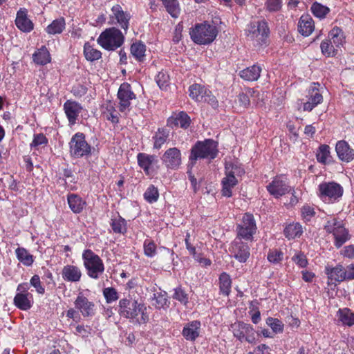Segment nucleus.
Returning a JSON list of instances; mask_svg holds the SVG:
<instances>
[{
  "mask_svg": "<svg viewBox=\"0 0 354 354\" xmlns=\"http://www.w3.org/2000/svg\"><path fill=\"white\" fill-rule=\"evenodd\" d=\"M118 311L121 317L129 319L134 324H145L149 319L147 307L145 304L136 299H121L119 301Z\"/></svg>",
  "mask_w": 354,
  "mask_h": 354,
  "instance_id": "obj_1",
  "label": "nucleus"
},
{
  "mask_svg": "<svg viewBox=\"0 0 354 354\" xmlns=\"http://www.w3.org/2000/svg\"><path fill=\"white\" fill-rule=\"evenodd\" d=\"M218 153V143L213 140L206 139L204 141H198L191 149L189 165L194 166L198 159H214Z\"/></svg>",
  "mask_w": 354,
  "mask_h": 354,
  "instance_id": "obj_2",
  "label": "nucleus"
},
{
  "mask_svg": "<svg viewBox=\"0 0 354 354\" xmlns=\"http://www.w3.org/2000/svg\"><path fill=\"white\" fill-rule=\"evenodd\" d=\"M189 35L194 43L199 45H208L216 39L218 30L215 26L204 22L196 24L190 29Z\"/></svg>",
  "mask_w": 354,
  "mask_h": 354,
  "instance_id": "obj_3",
  "label": "nucleus"
},
{
  "mask_svg": "<svg viewBox=\"0 0 354 354\" xmlns=\"http://www.w3.org/2000/svg\"><path fill=\"white\" fill-rule=\"evenodd\" d=\"M97 42L106 50H115L124 44V35L117 28H109L101 32Z\"/></svg>",
  "mask_w": 354,
  "mask_h": 354,
  "instance_id": "obj_4",
  "label": "nucleus"
},
{
  "mask_svg": "<svg viewBox=\"0 0 354 354\" xmlns=\"http://www.w3.org/2000/svg\"><path fill=\"white\" fill-rule=\"evenodd\" d=\"M82 260L87 275L93 279H98L103 274L105 268L102 259L91 250L82 253Z\"/></svg>",
  "mask_w": 354,
  "mask_h": 354,
  "instance_id": "obj_5",
  "label": "nucleus"
},
{
  "mask_svg": "<svg viewBox=\"0 0 354 354\" xmlns=\"http://www.w3.org/2000/svg\"><path fill=\"white\" fill-rule=\"evenodd\" d=\"M324 230L327 233L333 234L334 245L337 248H341L351 238V235L344 227L343 222L336 218L328 219L324 225Z\"/></svg>",
  "mask_w": 354,
  "mask_h": 354,
  "instance_id": "obj_6",
  "label": "nucleus"
},
{
  "mask_svg": "<svg viewBox=\"0 0 354 354\" xmlns=\"http://www.w3.org/2000/svg\"><path fill=\"white\" fill-rule=\"evenodd\" d=\"M318 196L325 203H334L342 198L343 187L335 182H324L319 184Z\"/></svg>",
  "mask_w": 354,
  "mask_h": 354,
  "instance_id": "obj_7",
  "label": "nucleus"
},
{
  "mask_svg": "<svg viewBox=\"0 0 354 354\" xmlns=\"http://www.w3.org/2000/svg\"><path fill=\"white\" fill-rule=\"evenodd\" d=\"M268 35L269 28L265 20L251 22L245 29L247 38L260 46L266 44Z\"/></svg>",
  "mask_w": 354,
  "mask_h": 354,
  "instance_id": "obj_8",
  "label": "nucleus"
},
{
  "mask_svg": "<svg viewBox=\"0 0 354 354\" xmlns=\"http://www.w3.org/2000/svg\"><path fill=\"white\" fill-rule=\"evenodd\" d=\"M69 147L71 156L75 158H86L92 153V147L86 141L85 136L82 133H76L72 136Z\"/></svg>",
  "mask_w": 354,
  "mask_h": 354,
  "instance_id": "obj_9",
  "label": "nucleus"
},
{
  "mask_svg": "<svg viewBox=\"0 0 354 354\" xmlns=\"http://www.w3.org/2000/svg\"><path fill=\"white\" fill-rule=\"evenodd\" d=\"M257 230L254 216L250 213L243 214L241 221L236 225V238L252 241Z\"/></svg>",
  "mask_w": 354,
  "mask_h": 354,
  "instance_id": "obj_10",
  "label": "nucleus"
},
{
  "mask_svg": "<svg viewBox=\"0 0 354 354\" xmlns=\"http://www.w3.org/2000/svg\"><path fill=\"white\" fill-rule=\"evenodd\" d=\"M244 171L236 165H227L225 167V177L222 180V195L226 197H231L232 189L238 183L236 176H241Z\"/></svg>",
  "mask_w": 354,
  "mask_h": 354,
  "instance_id": "obj_11",
  "label": "nucleus"
},
{
  "mask_svg": "<svg viewBox=\"0 0 354 354\" xmlns=\"http://www.w3.org/2000/svg\"><path fill=\"white\" fill-rule=\"evenodd\" d=\"M230 330L234 336L241 342L245 341L252 344L256 343L258 334L250 324L237 322L231 325Z\"/></svg>",
  "mask_w": 354,
  "mask_h": 354,
  "instance_id": "obj_12",
  "label": "nucleus"
},
{
  "mask_svg": "<svg viewBox=\"0 0 354 354\" xmlns=\"http://www.w3.org/2000/svg\"><path fill=\"white\" fill-rule=\"evenodd\" d=\"M243 240L236 237L229 249L232 257L240 263H245L250 255V247Z\"/></svg>",
  "mask_w": 354,
  "mask_h": 354,
  "instance_id": "obj_13",
  "label": "nucleus"
},
{
  "mask_svg": "<svg viewBox=\"0 0 354 354\" xmlns=\"http://www.w3.org/2000/svg\"><path fill=\"white\" fill-rule=\"evenodd\" d=\"M117 96L119 100V110L121 112L129 111L131 101L135 100L136 97V94L132 91L131 85L127 82H124L120 84Z\"/></svg>",
  "mask_w": 354,
  "mask_h": 354,
  "instance_id": "obj_14",
  "label": "nucleus"
},
{
  "mask_svg": "<svg viewBox=\"0 0 354 354\" xmlns=\"http://www.w3.org/2000/svg\"><path fill=\"white\" fill-rule=\"evenodd\" d=\"M75 308L84 317H93L95 313V306L93 301H90L82 292L78 293L74 301Z\"/></svg>",
  "mask_w": 354,
  "mask_h": 354,
  "instance_id": "obj_15",
  "label": "nucleus"
},
{
  "mask_svg": "<svg viewBox=\"0 0 354 354\" xmlns=\"http://www.w3.org/2000/svg\"><path fill=\"white\" fill-rule=\"evenodd\" d=\"M161 160L167 168L177 169L182 162L181 152L176 147L169 148L163 153Z\"/></svg>",
  "mask_w": 354,
  "mask_h": 354,
  "instance_id": "obj_16",
  "label": "nucleus"
},
{
  "mask_svg": "<svg viewBox=\"0 0 354 354\" xmlns=\"http://www.w3.org/2000/svg\"><path fill=\"white\" fill-rule=\"evenodd\" d=\"M268 192L274 197L279 198L291 191V187L281 176L275 177L267 187Z\"/></svg>",
  "mask_w": 354,
  "mask_h": 354,
  "instance_id": "obj_17",
  "label": "nucleus"
},
{
  "mask_svg": "<svg viewBox=\"0 0 354 354\" xmlns=\"http://www.w3.org/2000/svg\"><path fill=\"white\" fill-rule=\"evenodd\" d=\"M317 85L319 86L318 83H313L308 89V100L303 103V110L305 111H311L323 101V96L317 88Z\"/></svg>",
  "mask_w": 354,
  "mask_h": 354,
  "instance_id": "obj_18",
  "label": "nucleus"
},
{
  "mask_svg": "<svg viewBox=\"0 0 354 354\" xmlns=\"http://www.w3.org/2000/svg\"><path fill=\"white\" fill-rule=\"evenodd\" d=\"M190 118L184 111L174 113L167 121V125L171 128L181 127L187 129L190 124Z\"/></svg>",
  "mask_w": 354,
  "mask_h": 354,
  "instance_id": "obj_19",
  "label": "nucleus"
},
{
  "mask_svg": "<svg viewBox=\"0 0 354 354\" xmlns=\"http://www.w3.org/2000/svg\"><path fill=\"white\" fill-rule=\"evenodd\" d=\"M64 110L71 125L76 123L79 114L82 110L81 104L75 101L67 100L64 104Z\"/></svg>",
  "mask_w": 354,
  "mask_h": 354,
  "instance_id": "obj_20",
  "label": "nucleus"
},
{
  "mask_svg": "<svg viewBox=\"0 0 354 354\" xmlns=\"http://www.w3.org/2000/svg\"><path fill=\"white\" fill-rule=\"evenodd\" d=\"M111 17L117 21L120 27L127 32L129 28L131 15L124 12L119 4H116L111 8Z\"/></svg>",
  "mask_w": 354,
  "mask_h": 354,
  "instance_id": "obj_21",
  "label": "nucleus"
},
{
  "mask_svg": "<svg viewBox=\"0 0 354 354\" xmlns=\"http://www.w3.org/2000/svg\"><path fill=\"white\" fill-rule=\"evenodd\" d=\"M201 324L194 320L189 322L183 327L182 335L187 341L194 342L200 335Z\"/></svg>",
  "mask_w": 354,
  "mask_h": 354,
  "instance_id": "obj_22",
  "label": "nucleus"
},
{
  "mask_svg": "<svg viewBox=\"0 0 354 354\" xmlns=\"http://www.w3.org/2000/svg\"><path fill=\"white\" fill-rule=\"evenodd\" d=\"M82 273L81 269L73 265H66L62 270V277L64 280L68 282L76 283L80 281Z\"/></svg>",
  "mask_w": 354,
  "mask_h": 354,
  "instance_id": "obj_23",
  "label": "nucleus"
},
{
  "mask_svg": "<svg viewBox=\"0 0 354 354\" xmlns=\"http://www.w3.org/2000/svg\"><path fill=\"white\" fill-rule=\"evenodd\" d=\"M138 165L144 170L146 175H151L153 172V165L158 162L156 157L144 153H139L137 156Z\"/></svg>",
  "mask_w": 354,
  "mask_h": 354,
  "instance_id": "obj_24",
  "label": "nucleus"
},
{
  "mask_svg": "<svg viewBox=\"0 0 354 354\" xmlns=\"http://www.w3.org/2000/svg\"><path fill=\"white\" fill-rule=\"evenodd\" d=\"M335 151L339 158L345 162H350L354 158V151L344 140H339L335 146Z\"/></svg>",
  "mask_w": 354,
  "mask_h": 354,
  "instance_id": "obj_25",
  "label": "nucleus"
},
{
  "mask_svg": "<svg viewBox=\"0 0 354 354\" xmlns=\"http://www.w3.org/2000/svg\"><path fill=\"white\" fill-rule=\"evenodd\" d=\"M67 202L69 208L74 214L81 213L86 205V201L75 194H68Z\"/></svg>",
  "mask_w": 354,
  "mask_h": 354,
  "instance_id": "obj_26",
  "label": "nucleus"
},
{
  "mask_svg": "<svg viewBox=\"0 0 354 354\" xmlns=\"http://www.w3.org/2000/svg\"><path fill=\"white\" fill-rule=\"evenodd\" d=\"M315 29L313 19L309 15H302L298 23V31L304 37L309 36Z\"/></svg>",
  "mask_w": 354,
  "mask_h": 354,
  "instance_id": "obj_27",
  "label": "nucleus"
},
{
  "mask_svg": "<svg viewBox=\"0 0 354 354\" xmlns=\"http://www.w3.org/2000/svg\"><path fill=\"white\" fill-rule=\"evenodd\" d=\"M339 322L342 326H354V312L348 308H340L337 313Z\"/></svg>",
  "mask_w": 354,
  "mask_h": 354,
  "instance_id": "obj_28",
  "label": "nucleus"
},
{
  "mask_svg": "<svg viewBox=\"0 0 354 354\" xmlns=\"http://www.w3.org/2000/svg\"><path fill=\"white\" fill-rule=\"evenodd\" d=\"M33 62L38 65H46L50 62L51 57L47 48L41 46L32 55Z\"/></svg>",
  "mask_w": 354,
  "mask_h": 354,
  "instance_id": "obj_29",
  "label": "nucleus"
},
{
  "mask_svg": "<svg viewBox=\"0 0 354 354\" xmlns=\"http://www.w3.org/2000/svg\"><path fill=\"white\" fill-rule=\"evenodd\" d=\"M66 28V21L64 17H59L54 19L47 27L45 31L48 35H59Z\"/></svg>",
  "mask_w": 354,
  "mask_h": 354,
  "instance_id": "obj_30",
  "label": "nucleus"
},
{
  "mask_svg": "<svg viewBox=\"0 0 354 354\" xmlns=\"http://www.w3.org/2000/svg\"><path fill=\"white\" fill-rule=\"evenodd\" d=\"M261 68L257 65H253L245 69L242 70L239 75L240 77L246 81H256L260 77Z\"/></svg>",
  "mask_w": 354,
  "mask_h": 354,
  "instance_id": "obj_31",
  "label": "nucleus"
},
{
  "mask_svg": "<svg viewBox=\"0 0 354 354\" xmlns=\"http://www.w3.org/2000/svg\"><path fill=\"white\" fill-rule=\"evenodd\" d=\"M131 54L139 62L145 59L146 46L141 41H137L131 46Z\"/></svg>",
  "mask_w": 354,
  "mask_h": 354,
  "instance_id": "obj_32",
  "label": "nucleus"
},
{
  "mask_svg": "<svg viewBox=\"0 0 354 354\" xmlns=\"http://www.w3.org/2000/svg\"><path fill=\"white\" fill-rule=\"evenodd\" d=\"M328 37L337 48H340L346 42L344 31L337 26L329 32Z\"/></svg>",
  "mask_w": 354,
  "mask_h": 354,
  "instance_id": "obj_33",
  "label": "nucleus"
},
{
  "mask_svg": "<svg viewBox=\"0 0 354 354\" xmlns=\"http://www.w3.org/2000/svg\"><path fill=\"white\" fill-rule=\"evenodd\" d=\"M169 136V131L165 128H159L152 137L153 149H160L167 142Z\"/></svg>",
  "mask_w": 354,
  "mask_h": 354,
  "instance_id": "obj_34",
  "label": "nucleus"
},
{
  "mask_svg": "<svg viewBox=\"0 0 354 354\" xmlns=\"http://www.w3.org/2000/svg\"><path fill=\"white\" fill-rule=\"evenodd\" d=\"M326 272L328 277L331 281L341 282L345 281V273H344V267L342 265H337L334 268H326Z\"/></svg>",
  "mask_w": 354,
  "mask_h": 354,
  "instance_id": "obj_35",
  "label": "nucleus"
},
{
  "mask_svg": "<svg viewBox=\"0 0 354 354\" xmlns=\"http://www.w3.org/2000/svg\"><path fill=\"white\" fill-rule=\"evenodd\" d=\"M112 230L116 234H125L127 231V221L120 215L111 218Z\"/></svg>",
  "mask_w": 354,
  "mask_h": 354,
  "instance_id": "obj_36",
  "label": "nucleus"
},
{
  "mask_svg": "<svg viewBox=\"0 0 354 354\" xmlns=\"http://www.w3.org/2000/svg\"><path fill=\"white\" fill-rule=\"evenodd\" d=\"M104 106V110L102 111L104 118L111 122L113 124H118L119 122V116L113 104L111 102H108Z\"/></svg>",
  "mask_w": 354,
  "mask_h": 354,
  "instance_id": "obj_37",
  "label": "nucleus"
},
{
  "mask_svg": "<svg viewBox=\"0 0 354 354\" xmlns=\"http://www.w3.org/2000/svg\"><path fill=\"white\" fill-rule=\"evenodd\" d=\"M83 53L85 59L91 62L98 60L102 57L101 51L93 48L88 42L84 44Z\"/></svg>",
  "mask_w": 354,
  "mask_h": 354,
  "instance_id": "obj_38",
  "label": "nucleus"
},
{
  "mask_svg": "<svg viewBox=\"0 0 354 354\" xmlns=\"http://www.w3.org/2000/svg\"><path fill=\"white\" fill-rule=\"evenodd\" d=\"M207 90L205 86L199 84H194L189 88V97L195 101L202 102L203 97Z\"/></svg>",
  "mask_w": 354,
  "mask_h": 354,
  "instance_id": "obj_39",
  "label": "nucleus"
},
{
  "mask_svg": "<svg viewBox=\"0 0 354 354\" xmlns=\"http://www.w3.org/2000/svg\"><path fill=\"white\" fill-rule=\"evenodd\" d=\"M232 281L230 277L226 272H223L219 277V288L221 292L228 296L231 292Z\"/></svg>",
  "mask_w": 354,
  "mask_h": 354,
  "instance_id": "obj_40",
  "label": "nucleus"
},
{
  "mask_svg": "<svg viewBox=\"0 0 354 354\" xmlns=\"http://www.w3.org/2000/svg\"><path fill=\"white\" fill-rule=\"evenodd\" d=\"M302 227L298 223L289 224L284 229V234L288 239L299 237L302 234Z\"/></svg>",
  "mask_w": 354,
  "mask_h": 354,
  "instance_id": "obj_41",
  "label": "nucleus"
},
{
  "mask_svg": "<svg viewBox=\"0 0 354 354\" xmlns=\"http://www.w3.org/2000/svg\"><path fill=\"white\" fill-rule=\"evenodd\" d=\"M320 48L322 54L326 57H333L337 54V48L329 39L322 41Z\"/></svg>",
  "mask_w": 354,
  "mask_h": 354,
  "instance_id": "obj_42",
  "label": "nucleus"
},
{
  "mask_svg": "<svg viewBox=\"0 0 354 354\" xmlns=\"http://www.w3.org/2000/svg\"><path fill=\"white\" fill-rule=\"evenodd\" d=\"M310 10L314 16L319 19L325 18L330 11V9L327 6H323L317 2L313 3Z\"/></svg>",
  "mask_w": 354,
  "mask_h": 354,
  "instance_id": "obj_43",
  "label": "nucleus"
},
{
  "mask_svg": "<svg viewBox=\"0 0 354 354\" xmlns=\"http://www.w3.org/2000/svg\"><path fill=\"white\" fill-rule=\"evenodd\" d=\"M316 157L319 162L326 164L330 158L329 146L326 145H321L317 152Z\"/></svg>",
  "mask_w": 354,
  "mask_h": 354,
  "instance_id": "obj_44",
  "label": "nucleus"
},
{
  "mask_svg": "<svg viewBox=\"0 0 354 354\" xmlns=\"http://www.w3.org/2000/svg\"><path fill=\"white\" fill-rule=\"evenodd\" d=\"M159 192L154 185H149L144 193V198L149 203H153L158 200Z\"/></svg>",
  "mask_w": 354,
  "mask_h": 354,
  "instance_id": "obj_45",
  "label": "nucleus"
},
{
  "mask_svg": "<svg viewBox=\"0 0 354 354\" xmlns=\"http://www.w3.org/2000/svg\"><path fill=\"white\" fill-rule=\"evenodd\" d=\"M103 295L107 304L113 303L119 299L118 292L113 287L105 288L103 290Z\"/></svg>",
  "mask_w": 354,
  "mask_h": 354,
  "instance_id": "obj_46",
  "label": "nucleus"
},
{
  "mask_svg": "<svg viewBox=\"0 0 354 354\" xmlns=\"http://www.w3.org/2000/svg\"><path fill=\"white\" fill-rule=\"evenodd\" d=\"M266 324L272 328L274 333H281L283 330L284 324L277 318L268 317L266 319Z\"/></svg>",
  "mask_w": 354,
  "mask_h": 354,
  "instance_id": "obj_47",
  "label": "nucleus"
},
{
  "mask_svg": "<svg viewBox=\"0 0 354 354\" xmlns=\"http://www.w3.org/2000/svg\"><path fill=\"white\" fill-rule=\"evenodd\" d=\"M174 292L173 295V298L176 300H178L183 305H187V304L189 302V297L185 291L180 286L174 288Z\"/></svg>",
  "mask_w": 354,
  "mask_h": 354,
  "instance_id": "obj_48",
  "label": "nucleus"
},
{
  "mask_svg": "<svg viewBox=\"0 0 354 354\" xmlns=\"http://www.w3.org/2000/svg\"><path fill=\"white\" fill-rule=\"evenodd\" d=\"M144 253L148 257H153L156 254V245L154 241L146 239L143 243Z\"/></svg>",
  "mask_w": 354,
  "mask_h": 354,
  "instance_id": "obj_49",
  "label": "nucleus"
},
{
  "mask_svg": "<svg viewBox=\"0 0 354 354\" xmlns=\"http://www.w3.org/2000/svg\"><path fill=\"white\" fill-rule=\"evenodd\" d=\"M254 93L255 91L253 89L249 88L247 93H239L238 95V101L240 106L243 108H247L250 104V96L252 95Z\"/></svg>",
  "mask_w": 354,
  "mask_h": 354,
  "instance_id": "obj_50",
  "label": "nucleus"
},
{
  "mask_svg": "<svg viewBox=\"0 0 354 354\" xmlns=\"http://www.w3.org/2000/svg\"><path fill=\"white\" fill-rule=\"evenodd\" d=\"M153 299L156 303L153 304L156 308H162L167 305V298L166 293L157 292L153 294Z\"/></svg>",
  "mask_w": 354,
  "mask_h": 354,
  "instance_id": "obj_51",
  "label": "nucleus"
},
{
  "mask_svg": "<svg viewBox=\"0 0 354 354\" xmlns=\"http://www.w3.org/2000/svg\"><path fill=\"white\" fill-rule=\"evenodd\" d=\"M265 7L269 12H278L282 7V0H266Z\"/></svg>",
  "mask_w": 354,
  "mask_h": 354,
  "instance_id": "obj_52",
  "label": "nucleus"
},
{
  "mask_svg": "<svg viewBox=\"0 0 354 354\" xmlns=\"http://www.w3.org/2000/svg\"><path fill=\"white\" fill-rule=\"evenodd\" d=\"M169 75L165 72H159L156 77V82L161 89L167 88L169 84Z\"/></svg>",
  "mask_w": 354,
  "mask_h": 354,
  "instance_id": "obj_53",
  "label": "nucleus"
},
{
  "mask_svg": "<svg viewBox=\"0 0 354 354\" xmlns=\"http://www.w3.org/2000/svg\"><path fill=\"white\" fill-rule=\"evenodd\" d=\"M30 284L31 286H32L37 292L40 295H44L45 292V288L41 285V282L40 281V278L38 275L35 274L32 277Z\"/></svg>",
  "mask_w": 354,
  "mask_h": 354,
  "instance_id": "obj_54",
  "label": "nucleus"
},
{
  "mask_svg": "<svg viewBox=\"0 0 354 354\" xmlns=\"http://www.w3.org/2000/svg\"><path fill=\"white\" fill-rule=\"evenodd\" d=\"M301 216L306 221H309L315 216L314 208L306 205L302 207L301 209Z\"/></svg>",
  "mask_w": 354,
  "mask_h": 354,
  "instance_id": "obj_55",
  "label": "nucleus"
},
{
  "mask_svg": "<svg viewBox=\"0 0 354 354\" xmlns=\"http://www.w3.org/2000/svg\"><path fill=\"white\" fill-rule=\"evenodd\" d=\"M202 102L208 103L214 109H216L218 106V100L209 90L207 91L205 95L203 97Z\"/></svg>",
  "mask_w": 354,
  "mask_h": 354,
  "instance_id": "obj_56",
  "label": "nucleus"
},
{
  "mask_svg": "<svg viewBox=\"0 0 354 354\" xmlns=\"http://www.w3.org/2000/svg\"><path fill=\"white\" fill-rule=\"evenodd\" d=\"M292 259L300 268H306L308 265L307 259L303 253L299 252L295 254Z\"/></svg>",
  "mask_w": 354,
  "mask_h": 354,
  "instance_id": "obj_57",
  "label": "nucleus"
},
{
  "mask_svg": "<svg viewBox=\"0 0 354 354\" xmlns=\"http://www.w3.org/2000/svg\"><path fill=\"white\" fill-rule=\"evenodd\" d=\"M48 142V140L43 133H39L34 135L32 142L30 143V146L32 147H37L41 145H46Z\"/></svg>",
  "mask_w": 354,
  "mask_h": 354,
  "instance_id": "obj_58",
  "label": "nucleus"
},
{
  "mask_svg": "<svg viewBox=\"0 0 354 354\" xmlns=\"http://www.w3.org/2000/svg\"><path fill=\"white\" fill-rule=\"evenodd\" d=\"M283 253L278 250L271 251L268 254V259L270 262L277 263L283 259Z\"/></svg>",
  "mask_w": 354,
  "mask_h": 354,
  "instance_id": "obj_59",
  "label": "nucleus"
},
{
  "mask_svg": "<svg viewBox=\"0 0 354 354\" xmlns=\"http://www.w3.org/2000/svg\"><path fill=\"white\" fill-rule=\"evenodd\" d=\"M25 288L24 287V289ZM33 304L32 295L24 290V310L30 309Z\"/></svg>",
  "mask_w": 354,
  "mask_h": 354,
  "instance_id": "obj_60",
  "label": "nucleus"
},
{
  "mask_svg": "<svg viewBox=\"0 0 354 354\" xmlns=\"http://www.w3.org/2000/svg\"><path fill=\"white\" fill-rule=\"evenodd\" d=\"M27 11L24 9V32H29L34 29V24L27 17Z\"/></svg>",
  "mask_w": 354,
  "mask_h": 354,
  "instance_id": "obj_61",
  "label": "nucleus"
},
{
  "mask_svg": "<svg viewBox=\"0 0 354 354\" xmlns=\"http://www.w3.org/2000/svg\"><path fill=\"white\" fill-rule=\"evenodd\" d=\"M341 254L347 258H354V245H349L344 248L341 251Z\"/></svg>",
  "mask_w": 354,
  "mask_h": 354,
  "instance_id": "obj_62",
  "label": "nucleus"
},
{
  "mask_svg": "<svg viewBox=\"0 0 354 354\" xmlns=\"http://www.w3.org/2000/svg\"><path fill=\"white\" fill-rule=\"evenodd\" d=\"M183 25L178 24L174 30V35L173 37V41L174 43H178L182 38Z\"/></svg>",
  "mask_w": 354,
  "mask_h": 354,
  "instance_id": "obj_63",
  "label": "nucleus"
},
{
  "mask_svg": "<svg viewBox=\"0 0 354 354\" xmlns=\"http://www.w3.org/2000/svg\"><path fill=\"white\" fill-rule=\"evenodd\" d=\"M345 273V280H352L354 279V263L349 265L346 268H344Z\"/></svg>",
  "mask_w": 354,
  "mask_h": 354,
  "instance_id": "obj_64",
  "label": "nucleus"
}]
</instances>
